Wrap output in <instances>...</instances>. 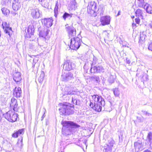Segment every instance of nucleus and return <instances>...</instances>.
Masks as SVG:
<instances>
[{
  "mask_svg": "<svg viewBox=\"0 0 152 152\" xmlns=\"http://www.w3.org/2000/svg\"><path fill=\"white\" fill-rule=\"evenodd\" d=\"M61 124L63 126L62 133L65 135L70 134L73 128H78L80 127V126L76 123L70 121H62Z\"/></svg>",
  "mask_w": 152,
  "mask_h": 152,
  "instance_id": "f257e3e1",
  "label": "nucleus"
},
{
  "mask_svg": "<svg viewBox=\"0 0 152 152\" xmlns=\"http://www.w3.org/2000/svg\"><path fill=\"white\" fill-rule=\"evenodd\" d=\"M62 107L59 109V110L61 113V115H69L73 114L74 112V108L73 105L69 103H66L62 104Z\"/></svg>",
  "mask_w": 152,
  "mask_h": 152,
  "instance_id": "f03ea898",
  "label": "nucleus"
},
{
  "mask_svg": "<svg viewBox=\"0 0 152 152\" xmlns=\"http://www.w3.org/2000/svg\"><path fill=\"white\" fill-rule=\"evenodd\" d=\"M29 10L30 12L31 15L33 19H38L42 16V11L35 5L30 7Z\"/></svg>",
  "mask_w": 152,
  "mask_h": 152,
  "instance_id": "7ed1b4c3",
  "label": "nucleus"
},
{
  "mask_svg": "<svg viewBox=\"0 0 152 152\" xmlns=\"http://www.w3.org/2000/svg\"><path fill=\"white\" fill-rule=\"evenodd\" d=\"M82 42V40L79 37L71 38L70 39V48L74 50L78 49L80 46Z\"/></svg>",
  "mask_w": 152,
  "mask_h": 152,
  "instance_id": "20e7f679",
  "label": "nucleus"
},
{
  "mask_svg": "<svg viewBox=\"0 0 152 152\" xmlns=\"http://www.w3.org/2000/svg\"><path fill=\"white\" fill-rule=\"evenodd\" d=\"M4 117L9 121L13 122L17 121L18 115L12 110H10L3 114Z\"/></svg>",
  "mask_w": 152,
  "mask_h": 152,
  "instance_id": "39448f33",
  "label": "nucleus"
},
{
  "mask_svg": "<svg viewBox=\"0 0 152 152\" xmlns=\"http://www.w3.org/2000/svg\"><path fill=\"white\" fill-rule=\"evenodd\" d=\"M87 12L88 13L92 14L96 12L98 10L97 7V4L94 1H91L89 3L87 6Z\"/></svg>",
  "mask_w": 152,
  "mask_h": 152,
  "instance_id": "423d86ee",
  "label": "nucleus"
},
{
  "mask_svg": "<svg viewBox=\"0 0 152 152\" xmlns=\"http://www.w3.org/2000/svg\"><path fill=\"white\" fill-rule=\"evenodd\" d=\"M114 143V141L113 140H109L108 144H105L101 148L103 152H111L112 147Z\"/></svg>",
  "mask_w": 152,
  "mask_h": 152,
  "instance_id": "0eeeda50",
  "label": "nucleus"
},
{
  "mask_svg": "<svg viewBox=\"0 0 152 152\" xmlns=\"http://www.w3.org/2000/svg\"><path fill=\"white\" fill-rule=\"evenodd\" d=\"M74 88L72 86H66L62 91L63 96L74 94L76 93V91L74 90Z\"/></svg>",
  "mask_w": 152,
  "mask_h": 152,
  "instance_id": "6e6552de",
  "label": "nucleus"
},
{
  "mask_svg": "<svg viewBox=\"0 0 152 152\" xmlns=\"http://www.w3.org/2000/svg\"><path fill=\"white\" fill-rule=\"evenodd\" d=\"M75 65L70 60H67L64 62L63 68L66 70L69 71L74 68Z\"/></svg>",
  "mask_w": 152,
  "mask_h": 152,
  "instance_id": "1a4fd4ad",
  "label": "nucleus"
},
{
  "mask_svg": "<svg viewBox=\"0 0 152 152\" xmlns=\"http://www.w3.org/2000/svg\"><path fill=\"white\" fill-rule=\"evenodd\" d=\"M91 67L90 69V71L92 72L101 73L104 72V69L102 66H93V63L91 64Z\"/></svg>",
  "mask_w": 152,
  "mask_h": 152,
  "instance_id": "9d476101",
  "label": "nucleus"
},
{
  "mask_svg": "<svg viewBox=\"0 0 152 152\" xmlns=\"http://www.w3.org/2000/svg\"><path fill=\"white\" fill-rule=\"evenodd\" d=\"M2 26L5 32L8 34L10 37L13 31L12 28L10 27L9 24L6 22H3L2 24Z\"/></svg>",
  "mask_w": 152,
  "mask_h": 152,
  "instance_id": "9b49d317",
  "label": "nucleus"
},
{
  "mask_svg": "<svg viewBox=\"0 0 152 152\" xmlns=\"http://www.w3.org/2000/svg\"><path fill=\"white\" fill-rule=\"evenodd\" d=\"M66 30L69 34L70 38H75L76 36L75 29L72 26H68L66 27Z\"/></svg>",
  "mask_w": 152,
  "mask_h": 152,
  "instance_id": "f8f14e48",
  "label": "nucleus"
},
{
  "mask_svg": "<svg viewBox=\"0 0 152 152\" xmlns=\"http://www.w3.org/2000/svg\"><path fill=\"white\" fill-rule=\"evenodd\" d=\"M12 103L11 104V106H13V109L15 111L18 112H22L23 110H20L19 109V107H18V103L16 99L14 98H12L11 99Z\"/></svg>",
  "mask_w": 152,
  "mask_h": 152,
  "instance_id": "ddd939ff",
  "label": "nucleus"
},
{
  "mask_svg": "<svg viewBox=\"0 0 152 152\" xmlns=\"http://www.w3.org/2000/svg\"><path fill=\"white\" fill-rule=\"evenodd\" d=\"M134 145L136 152L142 151L143 149V145L142 144V142L141 141L138 140L135 142Z\"/></svg>",
  "mask_w": 152,
  "mask_h": 152,
  "instance_id": "4468645a",
  "label": "nucleus"
},
{
  "mask_svg": "<svg viewBox=\"0 0 152 152\" xmlns=\"http://www.w3.org/2000/svg\"><path fill=\"white\" fill-rule=\"evenodd\" d=\"M110 18L109 16H105L101 17L100 21L102 26L108 25L110 23Z\"/></svg>",
  "mask_w": 152,
  "mask_h": 152,
  "instance_id": "2eb2a0df",
  "label": "nucleus"
},
{
  "mask_svg": "<svg viewBox=\"0 0 152 152\" xmlns=\"http://www.w3.org/2000/svg\"><path fill=\"white\" fill-rule=\"evenodd\" d=\"M62 80L65 82L72 80L74 78L73 75L72 73L69 72L62 75Z\"/></svg>",
  "mask_w": 152,
  "mask_h": 152,
  "instance_id": "dca6fc26",
  "label": "nucleus"
},
{
  "mask_svg": "<svg viewBox=\"0 0 152 152\" xmlns=\"http://www.w3.org/2000/svg\"><path fill=\"white\" fill-rule=\"evenodd\" d=\"M89 106L94 110L98 112H100L101 111L102 107L103 106H102L100 104L98 103L94 104L93 101H92V102L90 101Z\"/></svg>",
  "mask_w": 152,
  "mask_h": 152,
  "instance_id": "f3484780",
  "label": "nucleus"
},
{
  "mask_svg": "<svg viewBox=\"0 0 152 152\" xmlns=\"http://www.w3.org/2000/svg\"><path fill=\"white\" fill-rule=\"evenodd\" d=\"M39 36L44 38H46L49 31L47 28H41L40 27L39 28Z\"/></svg>",
  "mask_w": 152,
  "mask_h": 152,
  "instance_id": "a211bd4d",
  "label": "nucleus"
},
{
  "mask_svg": "<svg viewBox=\"0 0 152 152\" xmlns=\"http://www.w3.org/2000/svg\"><path fill=\"white\" fill-rule=\"evenodd\" d=\"M13 91V95L14 96L17 98H19L21 96L22 92L21 88L20 87H15Z\"/></svg>",
  "mask_w": 152,
  "mask_h": 152,
  "instance_id": "6ab92c4d",
  "label": "nucleus"
},
{
  "mask_svg": "<svg viewBox=\"0 0 152 152\" xmlns=\"http://www.w3.org/2000/svg\"><path fill=\"white\" fill-rule=\"evenodd\" d=\"M53 21V20L51 18L44 19L42 20V23L44 24L47 28H49L52 26Z\"/></svg>",
  "mask_w": 152,
  "mask_h": 152,
  "instance_id": "aec40b11",
  "label": "nucleus"
},
{
  "mask_svg": "<svg viewBox=\"0 0 152 152\" xmlns=\"http://www.w3.org/2000/svg\"><path fill=\"white\" fill-rule=\"evenodd\" d=\"M12 8L14 10L17 11L20 7V4L18 0H14L12 2Z\"/></svg>",
  "mask_w": 152,
  "mask_h": 152,
  "instance_id": "412c9836",
  "label": "nucleus"
},
{
  "mask_svg": "<svg viewBox=\"0 0 152 152\" xmlns=\"http://www.w3.org/2000/svg\"><path fill=\"white\" fill-rule=\"evenodd\" d=\"M13 80L17 83L19 82L21 79V74L20 72H16L13 74Z\"/></svg>",
  "mask_w": 152,
  "mask_h": 152,
  "instance_id": "4be33fe9",
  "label": "nucleus"
},
{
  "mask_svg": "<svg viewBox=\"0 0 152 152\" xmlns=\"http://www.w3.org/2000/svg\"><path fill=\"white\" fill-rule=\"evenodd\" d=\"M91 96L92 97L93 100L92 101L91 100V101L92 102V101H93L94 104L98 103V101H99V100L102 101V97L101 96H99L97 94Z\"/></svg>",
  "mask_w": 152,
  "mask_h": 152,
  "instance_id": "5701e85b",
  "label": "nucleus"
},
{
  "mask_svg": "<svg viewBox=\"0 0 152 152\" xmlns=\"http://www.w3.org/2000/svg\"><path fill=\"white\" fill-rule=\"evenodd\" d=\"M34 27L33 25H29L28 26L27 32L30 37L34 34Z\"/></svg>",
  "mask_w": 152,
  "mask_h": 152,
  "instance_id": "b1692460",
  "label": "nucleus"
},
{
  "mask_svg": "<svg viewBox=\"0 0 152 152\" xmlns=\"http://www.w3.org/2000/svg\"><path fill=\"white\" fill-rule=\"evenodd\" d=\"M144 12L143 11L141 10L138 9L135 12L136 16L140 18L141 19H143V15Z\"/></svg>",
  "mask_w": 152,
  "mask_h": 152,
  "instance_id": "393cba45",
  "label": "nucleus"
},
{
  "mask_svg": "<svg viewBox=\"0 0 152 152\" xmlns=\"http://www.w3.org/2000/svg\"><path fill=\"white\" fill-rule=\"evenodd\" d=\"M24 133V129H19L18 131H16L12 134L13 137L16 138L19 135L21 134H23Z\"/></svg>",
  "mask_w": 152,
  "mask_h": 152,
  "instance_id": "a878e982",
  "label": "nucleus"
},
{
  "mask_svg": "<svg viewBox=\"0 0 152 152\" xmlns=\"http://www.w3.org/2000/svg\"><path fill=\"white\" fill-rule=\"evenodd\" d=\"M70 5L72 9L75 10L77 7V3L75 0H70Z\"/></svg>",
  "mask_w": 152,
  "mask_h": 152,
  "instance_id": "bb28decb",
  "label": "nucleus"
},
{
  "mask_svg": "<svg viewBox=\"0 0 152 152\" xmlns=\"http://www.w3.org/2000/svg\"><path fill=\"white\" fill-rule=\"evenodd\" d=\"M145 9H146V10L147 12L150 13H152V7L149 5H145L144 6Z\"/></svg>",
  "mask_w": 152,
  "mask_h": 152,
  "instance_id": "cd10ccee",
  "label": "nucleus"
},
{
  "mask_svg": "<svg viewBox=\"0 0 152 152\" xmlns=\"http://www.w3.org/2000/svg\"><path fill=\"white\" fill-rule=\"evenodd\" d=\"M72 14H69L66 12H65L64 14L62 17L64 20H66V18L70 19L72 17Z\"/></svg>",
  "mask_w": 152,
  "mask_h": 152,
  "instance_id": "c85d7f7f",
  "label": "nucleus"
},
{
  "mask_svg": "<svg viewBox=\"0 0 152 152\" xmlns=\"http://www.w3.org/2000/svg\"><path fill=\"white\" fill-rule=\"evenodd\" d=\"M146 35L145 34V32H142L140 34V38L139 41V42L141 43V41H143L145 39Z\"/></svg>",
  "mask_w": 152,
  "mask_h": 152,
  "instance_id": "c756f323",
  "label": "nucleus"
},
{
  "mask_svg": "<svg viewBox=\"0 0 152 152\" xmlns=\"http://www.w3.org/2000/svg\"><path fill=\"white\" fill-rule=\"evenodd\" d=\"M45 76V73L44 72L42 71L40 74L39 77L38 78V81L39 83L42 82Z\"/></svg>",
  "mask_w": 152,
  "mask_h": 152,
  "instance_id": "7c9ffc66",
  "label": "nucleus"
},
{
  "mask_svg": "<svg viewBox=\"0 0 152 152\" xmlns=\"http://www.w3.org/2000/svg\"><path fill=\"white\" fill-rule=\"evenodd\" d=\"M102 101L99 100V101H98V103H97L98 104H100L102 106H103V107H104V109H106L107 110V108L106 107V106L105 105V102L104 99L102 97Z\"/></svg>",
  "mask_w": 152,
  "mask_h": 152,
  "instance_id": "2f4dec72",
  "label": "nucleus"
},
{
  "mask_svg": "<svg viewBox=\"0 0 152 152\" xmlns=\"http://www.w3.org/2000/svg\"><path fill=\"white\" fill-rule=\"evenodd\" d=\"M144 0H137V4L138 6L140 7H142L144 6Z\"/></svg>",
  "mask_w": 152,
  "mask_h": 152,
  "instance_id": "473e14b6",
  "label": "nucleus"
},
{
  "mask_svg": "<svg viewBox=\"0 0 152 152\" xmlns=\"http://www.w3.org/2000/svg\"><path fill=\"white\" fill-rule=\"evenodd\" d=\"M3 13L5 15H7L10 13L9 10L6 8H3L1 9Z\"/></svg>",
  "mask_w": 152,
  "mask_h": 152,
  "instance_id": "72a5a7b5",
  "label": "nucleus"
},
{
  "mask_svg": "<svg viewBox=\"0 0 152 152\" xmlns=\"http://www.w3.org/2000/svg\"><path fill=\"white\" fill-rule=\"evenodd\" d=\"M113 93L116 97H118L120 94L118 88H115L113 89Z\"/></svg>",
  "mask_w": 152,
  "mask_h": 152,
  "instance_id": "f704fd0d",
  "label": "nucleus"
},
{
  "mask_svg": "<svg viewBox=\"0 0 152 152\" xmlns=\"http://www.w3.org/2000/svg\"><path fill=\"white\" fill-rule=\"evenodd\" d=\"M108 81L109 83H113L115 81L114 76L112 75H110L109 77L108 78Z\"/></svg>",
  "mask_w": 152,
  "mask_h": 152,
  "instance_id": "c9c22d12",
  "label": "nucleus"
},
{
  "mask_svg": "<svg viewBox=\"0 0 152 152\" xmlns=\"http://www.w3.org/2000/svg\"><path fill=\"white\" fill-rule=\"evenodd\" d=\"M147 139L149 142H151L152 141V132H150L148 133Z\"/></svg>",
  "mask_w": 152,
  "mask_h": 152,
  "instance_id": "e433bc0d",
  "label": "nucleus"
},
{
  "mask_svg": "<svg viewBox=\"0 0 152 152\" xmlns=\"http://www.w3.org/2000/svg\"><path fill=\"white\" fill-rule=\"evenodd\" d=\"M91 79L94 80L96 81L97 82L100 81L99 77L97 76L94 75L91 77Z\"/></svg>",
  "mask_w": 152,
  "mask_h": 152,
  "instance_id": "4c0bfd02",
  "label": "nucleus"
},
{
  "mask_svg": "<svg viewBox=\"0 0 152 152\" xmlns=\"http://www.w3.org/2000/svg\"><path fill=\"white\" fill-rule=\"evenodd\" d=\"M72 102L75 104L78 105L80 104L79 101L78 100L73 98V97H72Z\"/></svg>",
  "mask_w": 152,
  "mask_h": 152,
  "instance_id": "58836bf2",
  "label": "nucleus"
},
{
  "mask_svg": "<svg viewBox=\"0 0 152 152\" xmlns=\"http://www.w3.org/2000/svg\"><path fill=\"white\" fill-rule=\"evenodd\" d=\"M139 72H137L136 74V76L140 77H142L144 76V73L142 71H139Z\"/></svg>",
  "mask_w": 152,
  "mask_h": 152,
  "instance_id": "ea45409f",
  "label": "nucleus"
},
{
  "mask_svg": "<svg viewBox=\"0 0 152 152\" xmlns=\"http://www.w3.org/2000/svg\"><path fill=\"white\" fill-rule=\"evenodd\" d=\"M11 0H1V3L5 5H7L9 3H10Z\"/></svg>",
  "mask_w": 152,
  "mask_h": 152,
  "instance_id": "a19ab883",
  "label": "nucleus"
},
{
  "mask_svg": "<svg viewBox=\"0 0 152 152\" xmlns=\"http://www.w3.org/2000/svg\"><path fill=\"white\" fill-rule=\"evenodd\" d=\"M58 2H57V3H56L55 5V6L54 9V12L57 11L58 12Z\"/></svg>",
  "mask_w": 152,
  "mask_h": 152,
  "instance_id": "79ce46f5",
  "label": "nucleus"
},
{
  "mask_svg": "<svg viewBox=\"0 0 152 152\" xmlns=\"http://www.w3.org/2000/svg\"><path fill=\"white\" fill-rule=\"evenodd\" d=\"M142 113H143V115H148V116H149L150 115H151V114L150 113H148L147 111H145L144 110H142Z\"/></svg>",
  "mask_w": 152,
  "mask_h": 152,
  "instance_id": "37998d69",
  "label": "nucleus"
},
{
  "mask_svg": "<svg viewBox=\"0 0 152 152\" xmlns=\"http://www.w3.org/2000/svg\"><path fill=\"white\" fill-rule=\"evenodd\" d=\"M122 136L123 135L121 133V136H119V143L123 141Z\"/></svg>",
  "mask_w": 152,
  "mask_h": 152,
  "instance_id": "c03bdc74",
  "label": "nucleus"
},
{
  "mask_svg": "<svg viewBox=\"0 0 152 152\" xmlns=\"http://www.w3.org/2000/svg\"><path fill=\"white\" fill-rule=\"evenodd\" d=\"M140 18L137 17V18H136L135 19V21L136 23L137 24H139L140 23Z\"/></svg>",
  "mask_w": 152,
  "mask_h": 152,
  "instance_id": "a18cd8bd",
  "label": "nucleus"
},
{
  "mask_svg": "<svg viewBox=\"0 0 152 152\" xmlns=\"http://www.w3.org/2000/svg\"><path fill=\"white\" fill-rule=\"evenodd\" d=\"M148 49L149 50L152 51V42L149 44Z\"/></svg>",
  "mask_w": 152,
  "mask_h": 152,
  "instance_id": "49530a36",
  "label": "nucleus"
},
{
  "mask_svg": "<svg viewBox=\"0 0 152 152\" xmlns=\"http://www.w3.org/2000/svg\"><path fill=\"white\" fill-rule=\"evenodd\" d=\"M3 114L2 113V110L0 109V122L1 121L2 119V116Z\"/></svg>",
  "mask_w": 152,
  "mask_h": 152,
  "instance_id": "de8ad7c7",
  "label": "nucleus"
},
{
  "mask_svg": "<svg viewBox=\"0 0 152 152\" xmlns=\"http://www.w3.org/2000/svg\"><path fill=\"white\" fill-rule=\"evenodd\" d=\"M54 12V16L56 18H57V15L58 14V12L57 11Z\"/></svg>",
  "mask_w": 152,
  "mask_h": 152,
  "instance_id": "09e8293b",
  "label": "nucleus"
},
{
  "mask_svg": "<svg viewBox=\"0 0 152 152\" xmlns=\"http://www.w3.org/2000/svg\"><path fill=\"white\" fill-rule=\"evenodd\" d=\"M150 142L149 145L150 148L152 149V141L151 142Z\"/></svg>",
  "mask_w": 152,
  "mask_h": 152,
  "instance_id": "8fccbe9b",
  "label": "nucleus"
},
{
  "mask_svg": "<svg viewBox=\"0 0 152 152\" xmlns=\"http://www.w3.org/2000/svg\"><path fill=\"white\" fill-rule=\"evenodd\" d=\"M126 63L128 64H129L130 63V61L129 60H128V58L126 59Z\"/></svg>",
  "mask_w": 152,
  "mask_h": 152,
  "instance_id": "3c124183",
  "label": "nucleus"
},
{
  "mask_svg": "<svg viewBox=\"0 0 152 152\" xmlns=\"http://www.w3.org/2000/svg\"><path fill=\"white\" fill-rule=\"evenodd\" d=\"M143 152H151V151L148 149H146L144 150Z\"/></svg>",
  "mask_w": 152,
  "mask_h": 152,
  "instance_id": "603ef678",
  "label": "nucleus"
},
{
  "mask_svg": "<svg viewBox=\"0 0 152 152\" xmlns=\"http://www.w3.org/2000/svg\"><path fill=\"white\" fill-rule=\"evenodd\" d=\"M121 11L120 10H119V11H118V13L117 15V16H118L119 15H121Z\"/></svg>",
  "mask_w": 152,
  "mask_h": 152,
  "instance_id": "864d4df0",
  "label": "nucleus"
},
{
  "mask_svg": "<svg viewBox=\"0 0 152 152\" xmlns=\"http://www.w3.org/2000/svg\"><path fill=\"white\" fill-rule=\"evenodd\" d=\"M12 13L13 15H15L16 14H17V13L15 12H12Z\"/></svg>",
  "mask_w": 152,
  "mask_h": 152,
  "instance_id": "5fc2aeb1",
  "label": "nucleus"
},
{
  "mask_svg": "<svg viewBox=\"0 0 152 152\" xmlns=\"http://www.w3.org/2000/svg\"><path fill=\"white\" fill-rule=\"evenodd\" d=\"M44 117H45L44 114L42 117V119H41L42 120L43 119Z\"/></svg>",
  "mask_w": 152,
  "mask_h": 152,
  "instance_id": "6e6d98bb",
  "label": "nucleus"
},
{
  "mask_svg": "<svg viewBox=\"0 0 152 152\" xmlns=\"http://www.w3.org/2000/svg\"><path fill=\"white\" fill-rule=\"evenodd\" d=\"M132 26H133V27H134V26H136V24H134V23H132Z\"/></svg>",
  "mask_w": 152,
  "mask_h": 152,
  "instance_id": "4d7b16f0",
  "label": "nucleus"
},
{
  "mask_svg": "<svg viewBox=\"0 0 152 152\" xmlns=\"http://www.w3.org/2000/svg\"><path fill=\"white\" fill-rule=\"evenodd\" d=\"M42 6L43 7H45L46 8L48 7V6L47 5L46 6H45L44 5H43Z\"/></svg>",
  "mask_w": 152,
  "mask_h": 152,
  "instance_id": "13d9d810",
  "label": "nucleus"
},
{
  "mask_svg": "<svg viewBox=\"0 0 152 152\" xmlns=\"http://www.w3.org/2000/svg\"><path fill=\"white\" fill-rule=\"evenodd\" d=\"M39 1H41L42 2L43 1H44V0H38Z\"/></svg>",
  "mask_w": 152,
  "mask_h": 152,
  "instance_id": "bf43d9fd",
  "label": "nucleus"
},
{
  "mask_svg": "<svg viewBox=\"0 0 152 152\" xmlns=\"http://www.w3.org/2000/svg\"><path fill=\"white\" fill-rule=\"evenodd\" d=\"M132 18H134V16H133V17H132Z\"/></svg>",
  "mask_w": 152,
  "mask_h": 152,
  "instance_id": "052dcab7",
  "label": "nucleus"
},
{
  "mask_svg": "<svg viewBox=\"0 0 152 152\" xmlns=\"http://www.w3.org/2000/svg\"><path fill=\"white\" fill-rule=\"evenodd\" d=\"M110 102V104H111V102Z\"/></svg>",
  "mask_w": 152,
  "mask_h": 152,
  "instance_id": "680f3d73",
  "label": "nucleus"
},
{
  "mask_svg": "<svg viewBox=\"0 0 152 152\" xmlns=\"http://www.w3.org/2000/svg\"><path fill=\"white\" fill-rule=\"evenodd\" d=\"M140 43H142V42H141V43H140Z\"/></svg>",
  "mask_w": 152,
  "mask_h": 152,
  "instance_id": "e2e57ef3",
  "label": "nucleus"
},
{
  "mask_svg": "<svg viewBox=\"0 0 152 152\" xmlns=\"http://www.w3.org/2000/svg\"><path fill=\"white\" fill-rule=\"evenodd\" d=\"M151 28H152V27H151Z\"/></svg>",
  "mask_w": 152,
  "mask_h": 152,
  "instance_id": "0e129e2a",
  "label": "nucleus"
}]
</instances>
